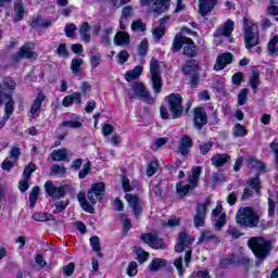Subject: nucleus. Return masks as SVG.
Here are the masks:
<instances>
[{"instance_id": "1", "label": "nucleus", "mask_w": 278, "mask_h": 278, "mask_svg": "<svg viewBox=\"0 0 278 278\" xmlns=\"http://www.w3.org/2000/svg\"><path fill=\"white\" fill-rule=\"evenodd\" d=\"M16 88V83L12 78H4L0 84V105L4 106V117L0 122V129L5 127V121L14 114V100L12 99V92Z\"/></svg>"}, {"instance_id": "2", "label": "nucleus", "mask_w": 278, "mask_h": 278, "mask_svg": "<svg viewBox=\"0 0 278 278\" xmlns=\"http://www.w3.org/2000/svg\"><path fill=\"white\" fill-rule=\"evenodd\" d=\"M104 194H105V184L97 182V184H93L89 189V191L87 192L88 200H86V193L84 191L78 192L77 199L84 212H87L88 214H94L93 205H97V201H101Z\"/></svg>"}, {"instance_id": "3", "label": "nucleus", "mask_w": 278, "mask_h": 278, "mask_svg": "<svg viewBox=\"0 0 278 278\" xmlns=\"http://www.w3.org/2000/svg\"><path fill=\"white\" fill-rule=\"evenodd\" d=\"M236 220L240 227L253 229L260 225V213L251 206L240 207L236 214Z\"/></svg>"}, {"instance_id": "4", "label": "nucleus", "mask_w": 278, "mask_h": 278, "mask_svg": "<svg viewBox=\"0 0 278 278\" xmlns=\"http://www.w3.org/2000/svg\"><path fill=\"white\" fill-rule=\"evenodd\" d=\"M181 47H184L182 55H187V58H197L199 51L197 50V45H194V41L181 35V33H178L173 40L172 51L174 53L181 51Z\"/></svg>"}, {"instance_id": "5", "label": "nucleus", "mask_w": 278, "mask_h": 278, "mask_svg": "<svg viewBox=\"0 0 278 278\" xmlns=\"http://www.w3.org/2000/svg\"><path fill=\"white\" fill-rule=\"evenodd\" d=\"M243 31L245 49H248V51H251L253 47H257V45H260V28L255 23L249 22V20L243 18Z\"/></svg>"}, {"instance_id": "6", "label": "nucleus", "mask_w": 278, "mask_h": 278, "mask_svg": "<svg viewBox=\"0 0 278 278\" xmlns=\"http://www.w3.org/2000/svg\"><path fill=\"white\" fill-rule=\"evenodd\" d=\"M248 245L258 260H266L270 254V241H267L264 237L251 238Z\"/></svg>"}, {"instance_id": "7", "label": "nucleus", "mask_w": 278, "mask_h": 278, "mask_svg": "<svg viewBox=\"0 0 278 278\" xmlns=\"http://www.w3.org/2000/svg\"><path fill=\"white\" fill-rule=\"evenodd\" d=\"M127 96L129 99H141V101H146L149 105L155 103V98L151 96V92H149V89L142 83L132 84L131 89L127 90Z\"/></svg>"}, {"instance_id": "8", "label": "nucleus", "mask_w": 278, "mask_h": 278, "mask_svg": "<svg viewBox=\"0 0 278 278\" xmlns=\"http://www.w3.org/2000/svg\"><path fill=\"white\" fill-rule=\"evenodd\" d=\"M184 98L179 93H172L167 97V105L172 113V118H181L184 114V105L181 104Z\"/></svg>"}, {"instance_id": "9", "label": "nucleus", "mask_w": 278, "mask_h": 278, "mask_svg": "<svg viewBox=\"0 0 278 278\" xmlns=\"http://www.w3.org/2000/svg\"><path fill=\"white\" fill-rule=\"evenodd\" d=\"M150 77L153 91L155 94H160L162 92V74L160 73V63L154 58L150 61Z\"/></svg>"}, {"instance_id": "10", "label": "nucleus", "mask_w": 278, "mask_h": 278, "mask_svg": "<svg viewBox=\"0 0 278 278\" xmlns=\"http://www.w3.org/2000/svg\"><path fill=\"white\" fill-rule=\"evenodd\" d=\"M210 205H212L211 200H206L204 203L197 205L195 214L193 215V225L197 229H199V227H205V218H207Z\"/></svg>"}, {"instance_id": "11", "label": "nucleus", "mask_w": 278, "mask_h": 278, "mask_svg": "<svg viewBox=\"0 0 278 278\" xmlns=\"http://www.w3.org/2000/svg\"><path fill=\"white\" fill-rule=\"evenodd\" d=\"M68 185H62V186H55L53 185V181L47 180L45 184V190L48 195H50L52 199H64L66 197V192H68Z\"/></svg>"}, {"instance_id": "12", "label": "nucleus", "mask_w": 278, "mask_h": 278, "mask_svg": "<svg viewBox=\"0 0 278 278\" xmlns=\"http://www.w3.org/2000/svg\"><path fill=\"white\" fill-rule=\"evenodd\" d=\"M168 3L170 0H141V5H148L154 16H160V14H164L166 10H168Z\"/></svg>"}, {"instance_id": "13", "label": "nucleus", "mask_w": 278, "mask_h": 278, "mask_svg": "<svg viewBox=\"0 0 278 278\" xmlns=\"http://www.w3.org/2000/svg\"><path fill=\"white\" fill-rule=\"evenodd\" d=\"M141 240L152 249H166V243H164V239L160 238L156 232L143 233L141 235Z\"/></svg>"}, {"instance_id": "14", "label": "nucleus", "mask_w": 278, "mask_h": 278, "mask_svg": "<svg viewBox=\"0 0 278 278\" xmlns=\"http://www.w3.org/2000/svg\"><path fill=\"white\" fill-rule=\"evenodd\" d=\"M31 47H34V43H26L20 48V51L15 54H13V62H21V60H36L38 58V54L31 50Z\"/></svg>"}, {"instance_id": "15", "label": "nucleus", "mask_w": 278, "mask_h": 278, "mask_svg": "<svg viewBox=\"0 0 278 278\" xmlns=\"http://www.w3.org/2000/svg\"><path fill=\"white\" fill-rule=\"evenodd\" d=\"M125 199L129 207H131L134 215L136 216V218H138V216L142 214V208L144 207V204L142 203L140 198L136 194L126 193Z\"/></svg>"}, {"instance_id": "16", "label": "nucleus", "mask_w": 278, "mask_h": 278, "mask_svg": "<svg viewBox=\"0 0 278 278\" xmlns=\"http://www.w3.org/2000/svg\"><path fill=\"white\" fill-rule=\"evenodd\" d=\"M192 242H194L192 236L188 235L187 232H180L178 235V242L175 245V251L177 253H182V251L190 248Z\"/></svg>"}, {"instance_id": "17", "label": "nucleus", "mask_w": 278, "mask_h": 278, "mask_svg": "<svg viewBox=\"0 0 278 278\" xmlns=\"http://www.w3.org/2000/svg\"><path fill=\"white\" fill-rule=\"evenodd\" d=\"M204 125H207V113H205V109L203 108H195L193 114V126L201 130Z\"/></svg>"}, {"instance_id": "18", "label": "nucleus", "mask_w": 278, "mask_h": 278, "mask_svg": "<svg viewBox=\"0 0 278 278\" xmlns=\"http://www.w3.org/2000/svg\"><path fill=\"white\" fill-rule=\"evenodd\" d=\"M198 12L200 16H207L216 8L218 0H198Z\"/></svg>"}, {"instance_id": "19", "label": "nucleus", "mask_w": 278, "mask_h": 278, "mask_svg": "<svg viewBox=\"0 0 278 278\" xmlns=\"http://www.w3.org/2000/svg\"><path fill=\"white\" fill-rule=\"evenodd\" d=\"M194 146L192 138L188 135H184L178 143L179 155L186 156L190 153V149Z\"/></svg>"}, {"instance_id": "20", "label": "nucleus", "mask_w": 278, "mask_h": 278, "mask_svg": "<svg viewBox=\"0 0 278 278\" xmlns=\"http://www.w3.org/2000/svg\"><path fill=\"white\" fill-rule=\"evenodd\" d=\"M203 169L201 166H193L190 172H188L187 181L188 185L195 188H199V181L201 179V173Z\"/></svg>"}, {"instance_id": "21", "label": "nucleus", "mask_w": 278, "mask_h": 278, "mask_svg": "<svg viewBox=\"0 0 278 278\" xmlns=\"http://www.w3.org/2000/svg\"><path fill=\"white\" fill-rule=\"evenodd\" d=\"M231 62H233V54L229 52L219 54L213 68L214 71H223L228 64H231Z\"/></svg>"}, {"instance_id": "22", "label": "nucleus", "mask_w": 278, "mask_h": 278, "mask_svg": "<svg viewBox=\"0 0 278 278\" xmlns=\"http://www.w3.org/2000/svg\"><path fill=\"white\" fill-rule=\"evenodd\" d=\"M233 21L227 20L224 25L219 26L215 33V38H220V36L229 37L231 36V33L233 31Z\"/></svg>"}, {"instance_id": "23", "label": "nucleus", "mask_w": 278, "mask_h": 278, "mask_svg": "<svg viewBox=\"0 0 278 278\" xmlns=\"http://www.w3.org/2000/svg\"><path fill=\"white\" fill-rule=\"evenodd\" d=\"M168 21H170V16L169 15H165L160 20V25L159 27L154 28L152 30V35L153 37L159 41L162 40V38L164 37V35L166 34V23H168Z\"/></svg>"}, {"instance_id": "24", "label": "nucleus", "mask_w": 278, "mask_h": 278, "mask_svg": "<svg viewBox=\"0 0 278 278\" xmlns=\"http://www.w3.org/2000/svg\"><path fill=\"white\" fill-rule=\"evenodd\" d=\"M199 61L194 59H189L186 61L185 65L181 67L182 74L187 77H190V75L194 73H199L200 71Z\"/></svg>"}, {"instance_id": "25", "label": "nucleus", "mask_w": 278, "mask_h": 278, "mask_svg": "<svg viewBox=\"0 0 278 278\" xmlns=\"http://www.w3.org/2000/svg\"><path fill=\"white\" fill-rule=\"evenodd\" d=\"M212 240L215 242V244L220 243V238L216 237V235H214L212 231L202 230L198 239V244H202V242H210Z\"/></svg>"}, {"instance_id": "26", "label": "nucleus", "mask_w": 278, "mask_h": 278, "mask_svg": "<svg viewBox=\"0 0 278 278\" xmlns=\"http://www.w3.org/2000/svg\"><path fill=\"white\" fill-rule=\"evenodd\" d=\"M229 160H231V156L229 154L222 153L213 155L211 162L213 166H216V168H220V166H225V164H227Z\"/></svg>"}, {"instance_id": "27", "label": "nucleus", "mask_w": 278, "mask_h": 278, "mask_svg": "<svg viewBox=\"0 0 278 278\" xmlns=\"http://www.w3.org/2000/svg\"><path fill=\"white\" fill-rule=\"evenodd\" d=\"M129 42H130L129 33L118 31L115 34L114 45H116V47H123L125 45H129Z\"/></svg>"}, {"instance_id": "28", "label": "nucleus", "mask_w": 278, "mask_h": 278, "mask_svg": "<svg viewBox=\"0 0 278 278\" xmlns=\"http://www.w3.org/2000/svg\"><path fill=\"white\" fill-rule=\"evenodd\" d=\"M50 157H52V162H64V160L68 157V149L62 148L59 150H53Z\"/></svg>"}, {"instance_id": "29", "label": "nucleus", "mask_w": 278, "mask_h": 278, "mask_svg": "<svg viewBox=\"0 0 278 278\" xmlns=\"http://www.w3.org/2000/svg\"><path fill=\"white\" fill-rule=\"evenodd\" d=\"M192 191H194V188L191 187L189 182L187 185H184L182 181L176 184V192L181 199H184V197H187V194Z\"/></svg>"}, {"instance_id": "30", "label": "nucleus", "mask_w": 278, "mask_h": 278, "mask_svg": "<svg viewBox=\"0 0 278 278\" xmlns=\"http://www.w3.org/2000/svg\"><path fill=\"white\" fill-rule=\"evenodd\" d=\"M122 188L124 192H132V190H136V188H140V185H138V181L130 184L127 176H122Z\"/></svg>"}, {"instance_id": "31", "label": "nucleus", "mask_w": 278, "mask_h": 278, "mask_svg": "<svg viewBox=\"0 0 278 278\" xmlns=\"http://www.w3.org/2000/svg\"><path fill=\"white\" fill-rule=\"evenodd\" d=\"M249 85L251 86L253 92H257V88L260 87V71L254 68L252 70V75L249 80Z\"/></svg>"}, {"instance_id": "32", "label": "nucleus", "mask_w": 278, "mask_h": 278, "mask_svg": "<svg viewBox=\"0 0 278 278\" xmlns=\"http://www.w3.org/2000/svg\"><path fill=\"white\" fill-rule=\"evenodd\" d=\"M213 223L215 230L220 231V229H223L227 223V215L223 213L219 216L213 217Z\"/></svg>"}, {"instance_id": "33", "label": "nucleus", "mask_w": 278, "mask_h": 278, "mask_svg": "<svg viewBox=\"0 0 278 278\" xmlns=\"http://www.w3.org/2000/svg\"><path fill=\"white\" fill-rule=\"evenodd\" d=\"M142 71H143L142 66H136L132 71L126 73L125 79L127 81H134V79H138V77L142 75Z\"/></svg>"}, {"instance_id": "34", "label": "nucleus", "mask_w": 278, "mask_h": 278, "mask_svg": "<svg viewBox=\"0 0 278 278\" xmlns=\"http://www.w3.org/2000/svg\"><path fill=\"white\" fill-rule=\"evenodd\" d=\"M42 101H45V96L42 93H38L37 98L35 99L30 108V114H38L40 108H42Z\"/></svg>"}, {"instance_id": "35", "label": "nucleus", "mask_w": 278, "mask_h": 278, "mask_svg": "<svg viewBox=\"0 0 278 278\" xmlns=\"http://www.w3.org/2000/svg\"><path fill=\"white\" fill-rule=\"evenodd\" d=\"M247 134V127H244V125L242 124H236L235 127L232 128L233 138H244Z\"/></svg>"}, {"instance_id": "36", "label": "nucleus", "mask_w": 278, "mask_h": 278, "mask_svg": "<svg viewBox=\"0 0 278 278\" xmlns=\"http://www.w3.org/2000/svg\"><path fill=\"white\" fill-rule=\"evenodd\" d=\"M164 266H166V260L164 258H154L149 265L152 273L160 270V268H164Z\"/></svg>"}, {"instance_id": "37", "label": "nucleus", "mask_w": 278, "mask_h": 278, "mask_svg": "<svg viewBox=\"0 0 278 278\" xmlns=\"http://www.w3.org/2000/svg\"><path fill=\"white\" fill-rule=\"evenodd\" d=\"M248 186H250V188H253L256 194H260V190L262 189V181L260 180V175H256L255 177L250 178L248 180Z\"/></svg>"}, {"instance_id": "38", "label": "nucleus", "mask_w": 278, "mask_h": 278, "mask_svg": "<svg viewBox=\"0 0 278 278\" xmlns=\"http://www.w3.org/2000/svg\"><path fill=\"white\" fill-rule=\"evenodd\" d=\"M38 194H40V187L35 186L29 193L30 208L36 207V202L38 201Z\"/></svg>"}, {"instance_id": "39", "label": "nucleus", "mask_w": 278, "mask_h": 278, "mask_svg": "<svg viewBox=\"0 0 278 278\" xmlns=\"http://www.w3.org/2000/svg\"><path fill=\"white\" fill-rule=\"evenodd\" d=\"M119 218H121L122 225H123L122 233H123V236H127V233L129 232V229H131V227H132L131 220L125 214H121Z\"/></svg>"}, {"instance_id": "40", "label": "nucleus", "mask_w": 278, "mask_h": 278, "mask_svg": "<svg viewBox=\"0 0 278 278\" xmlns=\"http://www.w3.org/2000/svg\"><path fill=\"white\" fill-rule=\"evenodd\" d=\"M90 244L92 250L98 253V257H103V253H101V241L97 236L90 238Z\"/></svg>"}, {"instance_id": "41", "label": "nucleus", "mask_w": 278, "mask_h": 278, "mask_svg": "<svg viewBox=\"0 0 278 278\" xmlns=\"http://www.w3.org/2000/svg\"><path fill=\"white\" fill-rule=\"evenodd\" d=\"M51 175H59L60 177L66 176V168L64 164H55L50 169Z\"/></svg>"}, {"instance_id": "42", "label": "nucleus", "mask_w": 278, "mask_h": 278, "mask_svg": "<svg viewBox=\"0 0 278 278\" xmlns=\"http://www.w3.org/2000/svg\"><path fill=\"white\" fill-rule=\"evenodd\" d=\"M52 24H53L52 21H45L42 20V17H37L36 20H33L31 27L47 28V27H51Z\"/></svg>"}, {"instance_id": "43", "label": "nucleus", "mask_w": 278, "mask_h": 278, "mask_svg": "<svg viewBox=\"0 0 278 278\" xmlns=\"http://www.w3.org/2000/svg\"><path fill=\"white\" fill-rule=\"evenodd\" d=\"M14 11L16 12V21H23V16L25 15V7L23 5V1H18L14 5Z\"/></svg>"}, {"instance_id": "44", "label": "nucleus", "mask_w": 278, "mask_h": 278, "mask_svg": "<svg viewBox=\"0 0 278 278\" xmlns=\"http://www.w3.org/2000/svg\"><path fill=\"white\" fill-rule=\"evenodd\" d=\"M249 89L244 88L241 89L239 94H238V105H244L247 101H249Z\"/></svg>"}, {"instance_id": "45", "label": "nucleus", "mask_w": 278, "mask_h": 278, "mask_svg": "<svg viewBox=\"0 0 278 278\" xmlns=\"http://www.w3.org/2000/svg\"><path fill=\"white\" fill-rule=\"evenodd\" d=\"M84 64V60L81 59H74L72 60L71 70L74 74L81 73V65Z\"/></svg>"}, {"instance_id": "46", "label": "nucleus", "mask_w": 278, "mask_h": 278, "mask_svg": "<svg viewBox=\"0 0 278 278\" xmlns=\"http://www.w3.org/2000/svg\"><path fill=\"white\" fill-rule=\"evenodd\" d=\"M149 51V40L144 38L138 46V54L144 58Z\"/></svg>"}, {"instance_id": "47", "label": "nucleus", "mask_w": 278, "mask_h": 278, "mask_svg": "<svg viewBox=\"0 0 278 278\" xmlns=\"http://www.w3.org/2000/svg\"><path fill=\"white\" fill-rule=\"evenodd\" d=\"M90 170H92V163H90V161H88L84 167L83 170H80L78 173V177L79 179H86V177H88V175H90Z\"/></svg>"}, {"instance_id": "48", "label": "nucleus", "mask_w": 278, "mask_h": 278, "mask_svg": "<svg viewBox=\"0 0 278 278\" xmlns=\"http://www.w3.org/2000/svg\"><path fill=\"white\" fill-rule=\"evenodd\" d=\"M132 31H147V24L141 22V20L134 21L131 23Z\"/></svg>"}, {"instance_id": "49", "label": "nucleus", "mask_w": 278, "mask_h": 278, "mask_svg": "<svg viewBox=\"0 0 278 278\" xmlns=\"http://www.w3.org/2000/svg\"><path fill=\"white\" fill-rule=\"evenodd\" d=\"M212 147H214V141H208V142L201 143L199 146L200 153L202 155H207L210 153V151H212Z\"/></svg>"}, {"instance_id": "50", "label": "nucleus", "mask_w": 278, "mask_h": 278, "mask_svg": "<svg viewBox=\"0 0 278 278\" xmlns=\"http://www.w3.org/2000/svg\"><path fill=\"white\" fill-rule=\"evenodd\" d=\"M277 43H278V36H275L268 43V51L270 55H277Z\"/></svg>"}, {"instance_id": "51", "label": "nucleus", "mask_w": 278, "mask_h": 278, "mask_svg": "<svg viewBox=\"0 0 278 278\" xmlns=\"http://www.w3.org/2000/svg\"><path fill=\"white\" fill-rule=\"evenodd\" d=\"M127 275L128 277H136V275H138V263H136V261L128 264Z\"/></svg>"}, {"instance_id": "52", "label": "nucleus", "mask_w": 278, "mask_h": 278, "mask_svg": "<svg viewBox=\"0 0 278 278\" xmlns=\"http://www.w3.org/2000/svg\"><path fill=\"white\" fill-rule=\"evenodd\" d=\"M174 266L177 268L179 277L184 276V273H186V268H184V258H176L174 261Z\"/></svg>"}, {"instance_id": "53", "label": "nucleus", "mask_w": 278, "mask_h": 278, "mask_svg": "<svg viewBox=\"0 0 278 278\" xmlns=\"http://www.w3.org/2000/svg\"><path fill=\"white\" fill-rule=\"evenodd\" d=\"M157 168H160V165L157 164V161H153L148 165L147 168V176L153 177L154 173H157Z\"/></svg>"}, {"instance_id": "54", "label": "nucleus", "mask_w": 278, "mask_h": 278, "mask_svg": "<svg viewBox=\"0 0 278 278\" xmlns=\"http://www.w3.org/2000/svg\"><path fill=\"white\" fill-rule=\"evenodd\" d=\"M55 53L60 58H68V49L66 48V43H61L55 50Z\"/></svg>"}, {"instance_id": "55", "label": "nucleus", "mask_w": 278, "mask_h": 278, "mask_svg": "<svg viewBox=\"0 0 278 278\" xmlns=\"http://www.w3.org/2000/svg\"><path fill=\"white\" fill-rule=\"evenodd\" d=\"M34 170H36V164H34V162H30L28 164V166L25 167V169L23 172L24 179H29V177H31V173H34Z\"/></svg>"}, {"instance_id": "56", "label": "nucleus", "mask_w": 278, "mask_h": 278, "mask_svg": "<svg viewBox=\"0 0 278 278\" xmlns=\"http://www.w3.org/2000/svg\"><path fill=\"white\" fill-rule=\"evenodd\" d=\"M81 122L77 121H66L61 124V127H70L71 129H79L81 127Z\"/></svg>"}, {"instance_id": "57", "label": "nucleus", "mask_w": 278, "mask_h": 278, "mask_svg": "<svg viewBox=\"0 0 278 278\" xmlns=\"http://www.w3.org/2000/svg\"><path fill=\"white\" fill-rule=\"evenodd\" d=\"M134 14V8H131L130 5L124 7L122 9V21H127V18H129V16H131Z\"/></svg>"}, {"instance_id": "58", "label": "nucleus", "mask_w": 278, "mask_h": 278, "mask_svg": "<svg viewBox=\"0 0 278 278\" xmlns=\"http://www.w3.org/2000/svg\"><path fill=\"white\" fill-rule=\"evenodd\" d=\"M137 260L140 264H144L149 260V252L143 251L142 249L137 250Z\"/></svg>"}, {"instance_id": "59", "label": "nucleus", "mask_w": 278, "mask_h": 278, "mask_svg": "<svg viewBox=\"0 0 278 278\" xmlns=\"http://www.w3.org/2000/svg\"><path fill=\"white\" fill-rule=\"evenodd\" d=\"M75 31H77V26L75 24L65 25V36H67V38H73Z\"/></svg>"}, {"instance_id": "60", "label": "nucleus", "mask_w": 278, "mask_h": 278, "mask_svg": "<svg viewBox=\"0 0 278 278\" xmlns=\"http://www.w3.org/2000/svg\"><path fill=\"white\" fill-rule=\"evenodd\" d=\"M18 157H21V149L13 147L10 151V160L16 163L18 162Z\"/></svg>"}, {"instance_id": "61", "label": "nucleus", "mask_w": 278, "mask_h": 278, "mask_svg": "<svg viewBox=\"0 0 278 278\" xmlns=\"http://www.w3.org/2000/svg\"><path fill=\"white\" fill-rule=\"evenodd\" d=\"M129 60V52L127 50H123L117 54V61L119 64H125Z\"/></svg>"}, {"instance_id": "62", "label": "nucleus", "mask_w": 278, "mask_h": 278, "mask_svg": "<svg viewBox=\"0 0 278 278\" xmlns=\"http://www.w3.org/2000/svg\"><path fill=\"white\" fill-rule=\"evenodd\" d=\"M75 273V263H70L65 267H63V274L65 277H72V275Z\"/></svg>"}, {"instance_id": "63", "label": "nucleus", "mask_w": 278, "mask_h": 278, "mask_svg": "<svg viewBox=\"0 0 278 278\" xmlns=\"http://www.w3.org/2000/svg\"><path fill=\"white\" fill-rule=\"evenodd\" d=\"M14 164H16V161H13L12 159H5L2 162V170H11L14 167Z\"/></svg>"}, {"instance_id": "64", "label": "nucleus", "mask_w": 278, "mask_h": 278, "mask_svg": "<svg viewBox=\"0 0 278 278\" xmlns=\"http://www.w3.org/2000/svg\"><path fill=\"white\" fill-rule=\"evenodd\" d=\"M211 177L214 184H220L227 180L225 178V175H223L222 173H213Z\"/></svg>"}]
</instances>
